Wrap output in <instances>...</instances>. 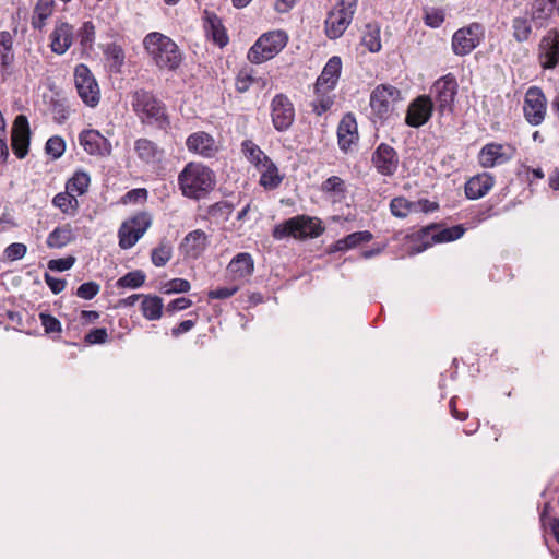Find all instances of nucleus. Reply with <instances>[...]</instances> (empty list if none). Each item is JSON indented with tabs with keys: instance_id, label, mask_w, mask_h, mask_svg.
I'll list each match as a JSON object with an SVG mask.
<instances>
[{
	"instance_id": "63",
	"label": "nucleus",
	"mask_w": 559,
	"mask_h": 559,
	"mask_svg": "<svg viewBox=\"0 0 559 559\" xmlns=\"http://www.w3.org/2000/svg\"><path fill=\"white\" fill-rule=\"evenodd\" d=\"M195 325V321L193 320H185L179 325L175 326L171 330V334L175 337H178L179 335L189 332L191 329H193Z\"/></svg>"
},
{
	"instance_id": "14",
	"label": "nucleus",
	"mask_w": 559,
	"mask_h": 559,
	"mask_svg": "<svg viewBox=\"0 0 559 559\" xmlns=\"http://www.w3.org/2000/svg\"><path fill=\"white\" fill-rule=\"evenodd\" d=\"M547 100L539 87L532 86L527 90L524 99V116L532 126L540 124L546 115Z\"/></svg>"
},
{
	"instance_id": "10",
	"label": "nucleus",
	"mask_w": 559,
	"mask_h": 559,
	"mask_svg": "<svg viewBox=\"0 0 559 559\" xmlns=\"http://www.w3.org/2000/svg\"><path fill=\"white\" fill-rule=\"evenodd\" d=\"M483 37L484 27L479 23H472L453 34L452 50L456 56H466L480 44Z\"/></svg>"
},
{
	"instance_id": "62",
	"label": "nucleus",
	"mask_w": 559,
	"mask_h": 559,
	"mask_svg": "<svg viewBox=\"0 0 559 559\" xmlns=\"http://www.w3.org/2000/svg\"><path fill=\"white\" fill-rule=\"evenodd\" d=\"M45 282L53 294L61 293L66 287L64 280L56 278V277L49 275L48 273L45 274Z\"/></svg>"
},
{
	"instance_id": "50",
	"label": "nucleus",
	"mask_w": 559,
	"mask_h": 559,
	"mask_svg": "<svg viewBox=\"0 0 559 559\" xmlns=\"http://www.w3.org/2000/svg\"><path fill=\"white\" fill-rule=\"evenodd\" d=\"M444 12L441 9H427L425 10L424 21L427 26L432 28H437L442 25L444 22Z\"/></svg>"
},
{
	"instance_id": "23",
	"label": "nucleus",
	"mask_w": 559,
	"mask_h": 559,
	"mask_svg": "<svg viewBox=\"0 0 559 559\" xmlns=\"http://www.w3.org/2000/svg\"><path fill=\"white\" fill-rule=\"evenodd\" d=\"M340 148L347 152L358 141V128L355 117L352 114L345 115L337 128Z\"/></svg>"
},
{
	"instance_id": "41",
	"label": "nucleus",
	"mask_w": 559,
	"mask_h": 559,
	"mask_svg": "<svg viewBox=\"0 0 559 559\" xmlns=\"http://www.w3.org/2000/svg\"><path fill=\"white\" fill-rule=\"evenodd\" d=\"M13 59L12 35L7 31L0 32V63L3 67H9L13 62Z\"/></svg>"
},
{
	"instance_id": "6",
	"label": "nucleus",
	"mask_w": 559,
	"mask_h": 559,
	"mask_svg": "<svg viewBox=\"0 0 559 559\" xmlns=\"http://www.w3.org/2000/svg\"><path fill=\"white\" fill-rule=\"evenodd\" d=\"M358 0H341L325 20V34L330 39L340 38L352 23Z\"/></svg>"
},
{
	"instance_id": "48",
	"label": "nucleus",
	"mask_w": 559,
	"mask_h": 559,
	"mask_svg": "<svg viewBox=\"0 0 559 559\" xmlns=\"http://www.w3.org/2000/svg\"><path fill=\"white\" fill-rule=\"evenodd\" d=\"M209 23L211 25L210 33L212 35L213 40L219 47H224L227 44L228 38H227L225 31H224L223 26L221 25L219 21L217 20L216 16H214L213 19H209Z\"/></svg>"
},
{
	"instance_id": "59",
	"label": "nucleus",
	"mask_w": 559,
	"mask_h": 559,
	"mask_svg": "<svg viewBox=\"0 0 559 559\" xmlns=\"http://www.w3.org/2000/svg\"><path fill=\"white\" fill-rule=\"evenodd\" d=\"M192 306V300L187 298V297H179V298H176L174 300H171L167 307H166V310L168 312H176V311H181V310H185L189 307Z\"/></svg>"
},
{
	"instance_id": "61",
	"label": "nucleus",
	"mask_w": 559,
	"mask_h": 559,
	"mask_svg": "<svg viewBox=\"0 0 559 559\" xmlns=\"http://www.w3.org/2000/svg\"><path fill=\"white\" fill-rule=\"evenodd\" d=\"M252 78L248 72L241 71L236 79V88L240 93H245L252 84Z\"/></svg>"
},
{
	"instance_id": "47",
	"label": "nucleus",
	"mask_w": 559,
	"mask_h": 559,
	"mask_svg": "<svg viewBox=\"0 0 559 559\" xmlns=\"http://www.w3.org/2000/svg\"><path fill=\"white\" fill-rule=\"evenodd\" d=\"M191 288V285L189 281L185 278H174L171 281H168L165 283L162 287L163 293L170 295V294H179V293H187Z\"/></svg>"
},
{
	"instance_id": "8",
	"label": "nucleus",
	"mask_w": 559,
	"mask_h": 559,
	"mask_svg": "<svg viewBox=\"0 0 559 559\" xmlns=\"http://www.w3.org/2000/svg\"><path fill=\"white\" fill-rule=\"evenodd\" d=\"M151 224L152 217L145 212L123 222L118 231L119 247L124 250L132 248L143 237Z\"/></svg>"
},
{
	"instance_id": "4",
	"label": "nucleus",
	"mask_w": 559,
	"mask_h": 559,
	"mask_svg": "<svg viewBox=\"0 0 559 559\" xmlns=\"http://www.w3.org/2000/svg\"><path fill=\"white\" fill-rule=\"evenodd\" d=\"M324 231L321 221L317 217L298 215L277 224L273 229V237L281 240L286 237L295 239L317 238Z\"/></svg>"
},
{
	"instance_id": "45",
	"label": "nucleus",
	"mask_w": 559,
	"mask_h": 559,
	"mask_svg": "<svg viewBox=\"0 0 559 559\" xmlns=\"http://www.w3.org/2000/svg\"><path fill=\"white\" fill-rule=\"evenodd\" d=\"M171 255L173 250L170 245L162 242L155 249H153L151 260L155 266L162 267L167 264V262L171 259Z\"/></svg>"
},
{
	"instance_id": "30",
	"label": "nucleus",
	"mask_w": 559,
	"mask_h": 559,
	"mask_svg": "<svg viewBox=\"0 0 559 559\" xmlns=\"http://www.w3.org/2000/svg\"><path fill=\"white\" fill-rule=\"evenodd\" d=\"M140 309L145 319L150 321L159 320L164 309L163 299L156 295H144Z\"/></svg>"
},
{
	"instance_id": "17",
	"label": "nucleus",
	"mask_w": 559,
	"mask_h": 559,
	"mask_svg": "<svg viewBox=\"0 0 559 559\" xmlns=\"http://www.w3.org/2000/svg\"><path fill=\"white\" fill-rule=\"evenodd\" d=\"M79 143L87 154L95 156H108L112 150L109 140L94 129L83 130Z\"/></svg>"
},
{
	"instance_id": "22",
	"label": "nucleus",
	"mask_w": 559,
	"mask_h": 559,
	"mask_svg": "<svg viewBox=\"0 0 559 559\" xmlns=\"http://www.w3.org/2000/svg\"><path fill=\"white\" fill-rule=\"evenodd\" d=\"M187 148L194 154L203 157H212L217 152L215 140L209 133L199 131L188 136L186 141Z\"/></svg>"
},
{
	"instance_id": "21",
	"label": "nucleus",
	"mask_w": 559,
	"mask_h": 559,
	"mask_svg": "<svg viewBox=\"0 0 559 559\" xmlns=\"http://www.w3.org/2000/svg\"><path fill=\"white\" fill-rule=\"evenodd\" d=\"M74 29L64 21H57L49 36L50 48L57 55L66 53L73 43Z\"/></svg>"
},
{
	"instance_id": "46",
	"label": "nucleus",
	"mask_w": 559,
	"mask_h": 559,
	"mask_svg": "<svg viewBox=\"0 0 559 559\" xmlns=\"http://www.w3.org/2000/svg\"><path fill=\"white\" fill-rule=\"evenodd\" d=\"M316 98L312 100L311 106L313 111L321 116L326 112L334 103V97L330 95L331 92H314Z\"/></svg>"
},
{
	"instance_id": "7",
	"label": "nucleus",
	"mask_w": 559,
	"mask_h": 559,
	"mask_svg": "<svg viewBox=\"0 0 559 559\" xmlns=\"http://www.w3.org/2000/svg\"><path fill=\"white\" fill-rule=\"evenodd\" d=\"M401 100V91L390 84L378 85L370 95L372 112L380 119L388 118Z\"/></svg>"
},
{
	"instance_id": "12",
	"label": "nucleus",
	"mask_w": 559,
	"mask_h": 559,
	"mask_svg": "<svg viewBox=\"0 0 559 559\" xmlns=\"http://www.w3.org/2000/svg\"><path fill=\"white\" fill-rule=\"evenodd\" d=\"M457 81L452 73L438 79L432 85V94L440 114L451 112L457 94Z\"/></svg>"
},
{
	"instance_id": "36",
	"label": "nucleus",
	"mask_w": 559,
	"mask_h": 559,
	"mask_svg": "<svg viewBox=\"0 0 559 559\" xmlns=\"http://www.w3.org/2000/svg\"><path fill=\"white\" fill-rule=\"evenodd\" d=\"M106 62L112 72H120L124 62V51L117 44H108L104 48Z\"/></svg>"
},
{
	"instance_id": "33",
	"label": "nucleus",
	"mask_w": 559,
	"mask_h": 559,
	"mask_svg": "<svg viewBox=\"0 0 559 559\" xmlns=\"http://www.w3.org/2000/svg\"><path fill=\"white\" fill-rule=\"evenodd\" d=\"M373 238L368 230L353 233L342 239H338L331 248V252L345 251L353 249L361 242H369Z\"/></svg>"
},
{
	"instance_id": "49",
	"label": "nucleus",
	"mask_w": 559,
	"mask_h": 559,
	"mask_svg": "<svg viewBox=\"0 0 559 559\" xmlns=\"http://www.w3.org/2000/svg\"><path fill=\"white\" fill-rule=\"evenodd\" d=\"M46 153L52 156L55 159L62 156L66 150V144L62 138L52 136L46 143Z\"/></svg>"
},
{
	"instance_id": "13",
	"label": "nucleus",
	"mask_w": 559,
	"mask_h": 559,
	"mask_svg": "<svg viewBox=\"0 0 559 559\" xmlns=\"http://www.w3.org/2000/svg\"><path fill=\"white\" fill-rule=\"evenodd\" d=\"M272 124L278 132L287 131L295 121V107L284 94H277L271 100Z\"/></svg>"
},
{
	"instance_id": "29",
	"label": "nucleus",
	"mask_w": 559,
	"mask_h": 559,
	"mask_svg": "<svg viewBox=\"0 0 559 559\" xmlns=\"http://www.w3.org/2000/svg\"><path fill=\"white\" fill-rule=\"evenodd\" d=\"M134 151L138 157L150 164L159 160L163 156V151L157 145L147 139H139L134 143Z\"/></svg>"
},
{
	"instance_id": "38",
	"label": "nucleus",
	"mask_w": 559,
	"mask_h": 559,
	"mask_svg": "<svg viewBox=\"0 0 559 559\" xmlns=\"http://www.w3.org/2000/svg\"><path fill=\"white\" fill-rule=\"evenodd\" d=\"M52 204L67 215H74L79 205L78 199L68 190L55 195Z\"/></svg>"
},
{
	"instance_id": "57",
	"label": "nucleus",
	"mask_w": 559,
	"mask_h": 559,
	"mask_svg": "<svg viewBox=\"0 0 559 559\" xmlns=\"http://www.w3.org/2000/svg\"><path fill=\"white\" fill-rule=\"evenodd\" d=\"M238 289V286L221 287L210 290L207 295L210 299H227L235 295Z\"/></svg>"
},
{
	"instance_id": "3",
	"label": "nucleus",
	"mask_w": 559,
	"mask_h": 559,
	"mask_svg": "<svg viewBox=\"0 0 559 559\" xmlns=\"http://www.w3.org/2000/svg\"><path fill=\"white\" fill-rule=\"evenodd\" d=\"M143 46L154 64L160 70L174 71L182 60L177 44L168 36L152 32L143 39Z\"/></svg>"
},
{
	"instance_id": "54",
	"label": "nucleus",
	"mask_w": 559,
	"mask_h": 559,
	"mask_svg": "<svg viewBox=\"0 0 559 559\" xmlns=\"http://www.w3.org/2000/svg\"><path fill=\"white\" fill-rule=\"evenodd\" d=\"M108 340V333L105 328L91 330L85 335V342L88 344H104Z\"/></svg>"
},
{
	"instance_id": "44",
	"label": "nucleus",
	"mask_w": 559,
	"mask_h": 559,
	"mask_svg": "<svg viewBox=\"0 0 559 559\" xmlns=\"http://www.w3.org/2000/svg\"><path fill=\"white\" fill-rule=\"evenodd\" d=\"M145 278H146V276L142 271H140V270L132 271V272L127 273L124 276L120 277L117 281V286L123 287V288L135 289V288L141 287L144 284Z\"/></svg>"
},
{
	"instance_id": "42",
	"label": "nucleus",
	"mask_w": 559,
	"mask_h": 559,
	"mask_svg": "<svg viewBox=\"0 0 559 559\" xmlns=\"http://www.w3.org/2000/svg\"><path fill=\"white\" fill-rule=\"evenodd\" d=\"M391 214L399 218H405L408 214L414 213V205L404 197L393 198L390 202Z\"/></svg>"
},
{
	"instance_id": "52",
	"label": "nucleus",
	"mask_w": 559,
	"mask_h": 559,
	"mask_svg": "<svg viewBox=\"0 0 559 559\" xmlns=\"http://www.w3.org/2000/svg\"><path fill=\"white\" fill-rule=\"evenodd\" d=\"M99 292V285L95 282L83 283L76 290V295L85 300L94 298Z\"/></svg>"
},
{
	"instance_id": "60",
	"label": "nucleus",
	"mask_w": 559,
	"mask_h": 559,
	"mask_svg": "<svg viewBox=\"0 0 559 559\" xmlns=\"http://www.w3.org/2000/svg\"><path fill=\"white\" fill-rule=\"evenodd\" d=\"M146 197H147V191L145 189H133L123 195L122 201L126 204L127 203H135V202L145 201Z\"/></svg>"
},
{
	"instance_id": "15",
	"label": "nucleus",
	"mask_w": 559,
	"mask_h": 559,
	"mask_svg": "<svg viewBox=\"0 0 559 559\" xmlns=\"http://www.w3.org/2000/svg\"><path fill=\"white\" fill-rule=\"evenodd\" d=\"M538 62L543 69H555L559 63V29L552 28L538 45Z\"/></svg>"
},
{
	"instance_id": "51",
	"label": "nucleus",
	"mask_w": 559,
	"mask_h": 559,
	"mask_svg": "<svg viewBox=\"0 0 559 559\" xmlns=\"http://www.w3.org/2000/svg\"><path fill=\"white\" fill-rule=\"evenodd\" d=\"M78 36L80 37L83 46H91L95 37V27L91 21H86L82 24Z\"/></svg>"
},
{
	"instance_id": "43",
	"label": "nucleus",
	"mask_w": 559,
	"mask_h": 559,
	"mask_svg": "<svg viewBox=\"0 0 559 559\" xmlns=\"http://www.w3.org/2000/svg\"><path fill=\"white\" fill-rule=\"evenodd\" d=\"M322 191L330 193L335 200H340L345 194V182L340 177L332 176L322 183Z\"/></svg>"
},
{
	"instance_id": "27",
	"label": "nucleus",
	"mask_w": 559,
	"mask_h": 559,
	"mask_svg": "<svg viewBox=\"0 0 559 559\" xmlns=\"http://www.w3.org/2000/svg\"><path fill=\"white\" fill-rule=\"evenodd\" d=\"M465 229L461 225L449 228L439 229L436 225L426 227L423 233L426 237H430L433 242H449L460 239L464 235Z\"/></svg>"
},
{
	"instance_id": "40",
	"label": "nucleus",
	"mask_w": 559,
	"mask_h": 559,
	"mask_svg": "<svg viewBox=\"0 0 559 559\" xmlns=\"http://www.w3.org/2000/svg\"><path fill=\"white\" fill-rule=\"evenodd\" d=\"M90 182V175L85 171L79 170L68 180L66 188L72 194L76 193L78 195H82L87 191Z\"/></svg>"
},
{
	"instance_id": "35",
	"label": "nucleus",
	"mask_w": 559,
	"mask_h": 559,
	"mask_svg": "<svg viewBox=\"0 0 559 559\" xmlns=\"http://www.w3.org/2000/svg\"><path fill=\"white\" fill-rule=\"evenodd\" d=\"M73 239V231L69 225L55 228L47 237V246L49 248H62Z\"/></svg>"
},
{
	"instance_id": "53",
	"label": "nucleus",
	"mask_w": 559,
	"mask_h": 559,
	"mask_svg": "<svg viewBox=\"0 0 559 559\" xmlns=\"http://www.w3.org/2000/svg\"><path fill=\"white\" fill-rule=\"evenodd\" d=\"M75 262V258L67 257L61 259H52L48 262V269L51 271L63 272L70 270Z\"/></svg>"
},
{
	"instance_id": "37",
	"label": "nucleus",
	"mask_w": 559,
	"mask_h": 559,
	"mask_svg": "<svg viewBox=\"0 0 559 559\" xmlns=\"http://www.w3.org/2000/svg\"><path fill=\"white\" fill-rule=\"evenodd\" d=\"M241 151L246 158L255 166L258 169L267 159H270L264 152L251 140H246L241 144Z\"/></svg>"
},
{
	"instance_id": "20",
	"label": "nucleus",
	"mask_w": 559,
	"mask_h": 559,
	"mask_svg": "<svg viewBox=\"0 0 559 559\" xmlns=\"http://www.w3.org/2000/svg\"><path fill=\"white\" fill-rule=\"evenodd\" d=\"M342 60L334 56L328 60L314 84V92H332L341 76Z\"/></svg>"
},
{
	"instance_id": "18",
	"label": "nucleus",
	"mask_w": 559,
	"mask_h": 559,
	"mask_svg": "<svg viewBox=\"0 0 559 559\" xmlns=\"http://www.w3.org/2000/svg\"><path fill=\"white\" fill-rule=\"evenodd\" d=\"M372 164L382 176H393L399 166V157L392 146L382 143L372 154Z\"/></svg>"
},
{
	"instance_id": "16",
	"label": "nucleus",
	"mask_w": 559,
	"mask_h": 559,
	"mask_svg": "<svg viewBox=\"0 0 559 559\" xmlns=\"http://www.w3.org/2000/svg\"><path fill=\"white\" fill-rule=\"evenodd\" d=\"M433 110V104L429 96L421 95L416 97L408 106L405 122L409 127L419 128L430 119Z\"/></svg>"
},
{
	"instance_id": "58",
	"label": "nucleus",
	"mask_w": 559,
	"mask_h": 559,
	"mask_svg": "<svg viewBox=\"0 0 559 559\" xmlns=\"http://www.w3.org/2000/svg\"><path fill=\"white\" fill-rule=\"evenodd\" d=\"M414 213H430L438 210L439 205L437 202L429 201L427 199H420L418 201L413 202Z\"/></svg>"
},
{
	"instance_id": "34",
	"label": "nucleus",
	"mask_w": 559,
	"mask_h": 559,
	"mask_svg": "<svg viewBox=\"0 0 559 559\" xmlns=\"http://www.w3.org/2000/svg\"><path fill=\"white\" fill-rule=\"evenodd\" d=\"M380 34L381 28L379 24H366L361 36V45L372 53L379 52L382 48Z\"/></svg>"
},
{
	"instance_id": "11",
	"label": "nucleus",
	"mask_w": 559,
	"mask_h": 559,
	"mask_svg": "<svg viewBox=\"0 0 559 559\" xmlns=\"http://www.w3.org/2000/svg\"><path fill=\"white\" fill-rule=\"evenodd\" d=\"M516 148L509 143H487L478 153V163L484 168H493L510 162Z\"/></svg>"
},
{
	"instance_id": "28",
	"label": "nucleus",
	"mask_w": 559,
	"mask_h": 559,
	"mask_svg": "<svg viewBox=\"0 0 559 559\" xmlns=\"http://www.w3.org/2000/svg\"><path fill=\"white\" fill-rule=\"evenodd\" d=\"M55 0H38L35 4L31 24L33 28L41 31L47 20L52 15L55 11Z\"/></svg>"
},
{
	"instance_id": "39",
	"label": "nucleus",
	"mask_w": 559,
	"mask_h": 559,
	"mask_svg": "<svg viewBox=\"0 0 559 559\" xmlns=\"http://www.w3.org/2000/svg\"><path fill=\"white\" fill-rule=\"evenodd\" d=\"M532 29V22L527 17L519 16L512 20V35L518 43L527 41Z\"/></svg>"
},
{
	"instance_id": "2",
	"label": "nucleus",
	"mask_w": 559,
	"mask_h": 559,
	"mask_svg": "<svg viewBox=\"0 0 559 559\" xmlns=\"http://www.w3.org/2000/svg\"><path fill=\"white\" fill-rule=\"evenodd\" d=\"M178 186L183 197L200 200L214 188L215 176L203 164L190 162L179 173Z\"/></svg>"
},
{
	"instance_id": "32",
	"label": "nucleus",
	"mask_w": 559,
	"mask_h": 559,
	"mask_svg": "<svg viewBox=\"0 0 559 559\" xmlns=\"http://www.w3.org/2000/svg\"><path fill=\"white\" fill-rule=\"evenodd\" d=\"M554 13L559 15V0H533L532 20L546 21Z\"/></svg>"
},
{
	"instance_id": "31",
	"label": "nucleus",
	"mask_w": 559,
	"mask_h": 559,
	"mask_svg": "<svg viewBox=\"0 0 559 559\" xmlns=\"http://www.w3.org/2000/svg\"><path fill=\"white\" fill-rule=\"evenodd\" d=\"M258 170L261 174L260 185L265 189L272 190L281 185L283 176L280 175L278 168L271 159H267Z\"/></svg>"
},
{
	"instance_id": "56",
	"label": "nucleus",
	"mask_w": 559,
	"mask_h": 559,
	"mask_svg": "<svg viewBox=\"0 0 559 559\" xmlns=\"http://www.w3.org/2000/svg\"><path fill=\"white\" fill-rule=\"evenodd\" d=\"M26 251H27V248L24 243L15 242V243H11L5 249V255L8 259H10L12 261L20 260L25 257Z\"/></svg>"
},
{
	"instance_id": "26",
	"label": "nucleus",
	"mask_w": 559,
	"mask_h": 559,
	"mask_svg": "<svg viewBox=\"0 0 559 559\" xmlns=\"http://www.w3.org/2000/svg\"><path fill=\"white\" fill-rule=\"evenodd\" d=\"M185 254L191 258H198L207 247V236L201 229L189 233L182 243Z\"/></svg>"
},
{
	"instance_id": "55",
	"label": "nucleus",
	"mask_w": 559,
	"mask_h": 559,
	"mask_svg": "<svg viewBox=\"0 0 559 559\" xmlns=\"http://www.w3.org/2000/svg\"><path fill=\"white\" fill-rule=\"evenodd\" d=\"M39 318H40L41 324L47 333H53V332L61 331V323L55 317L47 314V313H40Z\"/></svg>"
},
{
	"instance_id": "9",
	"label": "nucleus",
	"mask_w": 559,
	"mask_h": 559,
	"mask_svg": "<svg viewBox=\"0 0 559 559\" xmlns=\"http://www.w3.org/2000/svg\"><path fill=\"white\" fill-rule=\"evenodd\" d=\"M74 84L82 102L95 107L100 100V90L93 73L85 64H78L74 69Z\"/></svg>"
},
{
	"instance_id": "19",
	"label": "nucleus",
	"mask_w": 559,
	"mask_h": 559,
	"mask_svg": "<svg viewBox=\"0 0 559 559\" xmlns=\"http://www.w3.org/2000/svg\"><path fill=\"white\" fill-rule=\"evenodd\" d=\"M12 148L19 158H24L29 146V124L24 115H19L12 127Z\"/></svg>"
},
{
	"instance_id": "1",
	"label": "nucleus",
	"mask_w": 559,
	"mask_h": 559,
	"mask_svg": "<svg viewBox=\"0 0 559 559\" xmlns=\"http://www.w3.org/2000/svg\"><path fill=\"white\" fill-rule=\"evenodd\" d=\"M130 98L132 110L142 123L160 130L170 126L166 105L152 92L140 88L132 92Z\"/></svg>"
},
{
	"instance_id": "25",
	"label": "nucleus",
	"mask_w": 559,
	"mask_h": 559,
	"mask_svg": "<svg viewBox=\"0 0 559 559\" xmlns=\"http://www.w3.org/2000/svg\"><path fill=\"white\" fill-rule=\"evenodd\" d=\"M253 270V259L251 254L247 252H241L235 255L227 266V272L234 281L249 277Z\"/></svg>"
},
{
	"instance_id": "64",
	"label": "nucleus",
	"mask_w": 559,
	"mask_h": 559,
	"mask_svg": "<svg viewBox=\"0 0 559 559\" xmlns=\"http://www.w3.org/2000/svg\"><path fill=\"white\" fill-rule=\"evenodd\" d=\"M297 0H276L274 3V9L278 13H287L293 9Z\"/></svg>"
},
{
	"instance_id": "5",
	"label": "nucleus",
	"mask_w": 559,
	"mask_h": 559,
	"mask_svg": "<svg viewBox=\"0 0 559 559\" xmlns=\"http://www.w3.org/2000/svg\"><path fill=\"white\" fill-rule=\"evenodd\" d=\"M288 40L284 31H273L259 37L248 52V59L253 63H262L282 51Z\"/></svg>"
},
{
	"instance_id": "24",
	"label": "nucleus",
	"mask_w": 559,
	"mask_h": 559,
	"mask_svg": "<svg viewBox=\"0 0 559 559\" xmlns=\"http://www.w3.org/2000/svg\"><path fill=\"white\" fill-rule=\"evenodd\" d=\"M495 178L488 173L478 174L465 183V194L471 200L483 198L493 187Z\"/></svg>"
}]
</instances>
